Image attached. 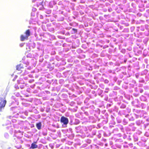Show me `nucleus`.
<instances>
[{
  "label": "nucleus",
  "instance_id": "f257e3e1",
  "mask_svg": "<svg viewBox=\"0 0 149 149\" xmlns=\"http://www.w3.org/2000/svg\"><path fill=\"white\" fill-rule=\"evenodd\" d=\"M24 35H21L20 36V40L21 41H24L25 40L28 39V37L30 35V33L29 30H27L24 33Z\"/></svg>",
  "mask_w": 149,
  "mask_h": 149
},
{
  "label": "nucleus",
  "instance_id": "f03ea898",
  "mask_svg": "<svg viewBox=\"0 0 149 149\" xmlns=\"http://www.w3.org/2000/svg\"><path fill=\"white\" fill-rule=\"evenodd\" d=\"M6 102V100L2 98H0V111H1L4 109Z\"/></svg>",
  "mask_w": 149,
  "mask_h": 149
},
{
  "label": "nucleus",
  "instance_id": "7ed1b4c3",
  "mask_svg": "<svg viewBox=\"0 0 149 149\" xmlns=\"http://www.w3.org/2000/svg\"><path fill=\"white\" fill-rule=\"evenodd\" d=\"M68 119L64 116H62L61 118V122L63 123L64 125H67L68 123Z\"/></svg>",
  "mask_w": 149,
  "mask_h": 149
},
{
  "label": "nucleus",
  "instance_id": "20e7f679",
  "mask_svg": "<svg viewBox=\"0 0 149 149\" xmlns=\"http://www.w3.org/2000/svg\"><path fill=\"white\" fill-rule=\"evenodd\" d=\"M41 123L40 122L36 124V126L38 129L40 130L41 129Z\"/></svg>",
  "mask_w": 149,
  "mask_h": 149
},
{
  "label": "nucleus",
  "instance_id": "39448f33",
  "mask_svg": "<svg viewBox=\"0 0 149 149\" xmlns=\"http://www.w3.org/2000/svg\"><path fill=\"white\" fill-rule=\"evenodd\" d=\"M22 68L23 66L21 64L18 65L16 66V69L18 70H20Z\"/></svg>",
  "mask_w": 149,
  "mask_h": 149
},
{
  "label": "nucleus",
  "instance_id": "423d86ee",
  "mask_svg": "<svg viewBox=\"0 0 149 149\" xmlns=\"http://www.w3.org/2000/svg\"><path fill=\"white\" fill-rule=\"evenodd\" d=\"M38 147V146L34 143H32L31 145V148H35Z\"/></svg>",
  "mask_w": 149,
  "mask_h": 149
},
{
  "label": "nucleus",
  "instance_id": "0eeeda50",
  "mask_svg": "<svg viewBox=\"0 0 149 149\" xmlns=\"http://www.w3.org/2000/svg\"><path fill=\"white\" fill-rule=\"evenodd\" d=\"M36 8H33V9H32V10H33V11H34H34H36Z\"/></svg>",
  "mask_w": 149,
  "mask_h": 149
},
{
  "label": "nucleus",
  "instance_id": "6e6552de",
  "mask_svg": "<svg viewBox=\"0 0 149 149\" xmlns=\"http://www.w3.org/2000/svg\"><path fill=\"white\" fill-rule=\"evenodd\" d=\"M24 45V43H21V44H20V46L21 47H23V46Z\"/></svg>",
  "mask_w": 149,
  "mask_h": 149
},
{
  "label": "nucleus",
  "instance_id": "1a4fd4ad",
  "mask_svg": "<svg viewBox=\"0 0 149 149\" xmlns=\"http://www.w3.org/2000/svg\"><path fill=\"white\" fill-rule=\"evenodd\" d=\"M40 19H42L43 18V17L41 15L40 16Z\"/></svg>",
  "mask_w": 149,
  "mask_h": 149
},
{
  "label": "nucleus",
  "instance_id": "9d476101",
  "mask_svg": "<svg viewBox=\"0 0 149 149\" xmlns=\"http://www.w3.org/2000/svg\"><path fill=\"white\" fill-rule=\"evenodd\" d=\"M5 136L8 137V134H5Z\"/></svg>",
  "mask_w": 149,
  "mask_h": 149
},
{
  "label": "nucleus",
  "instance_id": "9b49d317",
  "mask_svg": "<svg viewBox=\"0 0 149 149\" xmlns=\"http://www.w3.org/2000/svg\"><path fill=\"white\" fill-rule=\"evenodd\" d=\"M16 121L15 120H13V122H15Z\"/></svg>",
  "mask_w": 149,
  "mask_h": 149
},
{
  "label": "nucleus",
  "instance_id": "f8f14e48",
  "mask_svg": "<svg viewBox=\"0 0 149 149\" xmlns=\"http://www.w3.org/2000/svg\"><path fill=\"white\" fill-rule=\"evenodd\" d=\"M73 30L74 31V32H75V31H76V30L75 29H73Z\"/></svg>",
  "mask_w": 149,
  "mask_h": 149
}]
</instances>
